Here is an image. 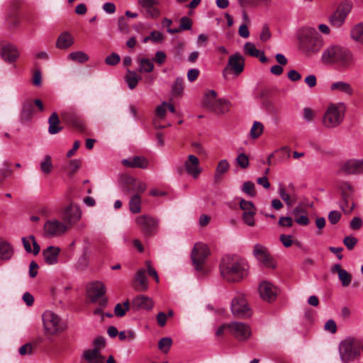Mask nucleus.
<instances>
[{
    "label": "nucleus",
    "mask_w": 363,
    "mask_h": 363,
    "mask_svg": "<svg viewBox=\"0 0 363 363\" xmlns=\"http://www.w3.org/2000/svg\"><path fill=\"white\" fill-rule=\"evenodd\" d=\"M321 60L325 64L336 65L342 69H347L354 65L356 59L349 48L333 45L323 52Z\"/></svg>",
    "instance_id": "obj_1"
},
{
    "label": "nucleus",
    "mask_w": 363,
    "mask_h": 363,
    "mask_svg": "<svg viewBox=\"0 0 363 363\" xmlns=\"http://www.w3.org/2000/svg\"><path fill=\"white\" fill-rule=\"evenodd\" d=\"M245 262L236 255H225L220 264L223 278L228 282H237L244 277Z\"/></svg>",
    "instance_id": "obj_2"
},
{
    "label": "nucleus",
    "mask_w": 363,
    "mask_h": 363,
    "mask_svg": "<svg viewBox=\"0 0 363 363\" xmlns=\"http://www.w3.org/2000/svg\"><path fill=\"white\" fill-rule=\"evenodd\" d=\"M323 45V40L312 28L303 29L299 36V48L302 52L311 55L318 52Z\"/></svg>",
    "instance_id": "obj_3"
},
{
    "label": "nucleus",
    "mask_w": 363,
    "mask_h": 363,
    "mask_svg": "<svg viewBox=\"0 0 363 363\" xmlns=\"http://www.w3.org/2000/svg\"><path fill=\"white\" fill-rule=\"evenodd\" d=\"M346 106L344 103L330 104L322 118V123L327 128H335L344 121Z\"/></svg>",
    "instance_id": "obj_4"
},
{
    "label": "nucleus",
    "mask_w": 363,
    "mask_h": 363,
    "mask_svg": "<svg viewBox=\"0 0 363 363\" xmlns=\"http://www.w3.org/2000/svg\"><path fill=\"white\" fill-rule=\"evenodd\" d=\"M363 347L360 342L353 337H347L339 346L340 357L344 362H349L360 355Z\"/></svg>",
    "instance_id": "obj_5"
},
{
    "label": "nucleus",
    "mask_w": 363,
    "mask_h": 363,
    "mask_svg": "<svg viewBox=\"0 0 363 363\" xmlns=\"http://www.w3.org/2000/svg\"><path fill=\"white\" fill-rule=\"evenodd\" d=\"M45 334L55 335L62 333L65 325L60 316L52 311H45L42 315Z\"/></svg>",
    "instance_id": "obj_6"
},
{
    "label": "nucleus",
    "mask_w": 363,
    "mask_h": 363,
    "mask_svg": "<svg viewBox=\"0 0 363 363\" xmlns=\"http://www.w3.org/2000/svg\"><path fill=\"white\" fill-rule=\"evenodd\" d=\"M339 189L342 196L340 208L345 213L349 214L354 206L353 201L354 188L349 182H341L339 184Z\"/></svg>",
    "instance_id": "obj_7"
},
{
    "label": "nucleus",
    "mask_w": 363,
    "mask_h": 363,
    "mask_svg": "<svg viewBox=\"0 0 363 363\" xmlns=\"http://www.w3.org/2000/svg\"><path fill=\"white\" fill-rule=\"evenodd\" d=\"M210 255L208 247L202 242L195 244L191 250V259L196 270L203 271L206 258Z\"/></svg>",
    "instance_id": "obj_8"
},
{
    "label": "nucleus",
    "mask_w": 363,
    "mask_h": 363,
    "mask_svg": "<svg viewBox=\"0 0 363 363\" xmlns=\"http://www.w3.org/2000/svg\"><path fill=\"white\" fill-rule=\"evenodd\" d=\"M135 223L145 235H155L158 228V220L148 215H141L135 218Z\"/></svg>",
    "instance_id": "obj_9"
},
{
    "label": "nucleus",
    "mask_w": 363,
    "mask_h": 363,
    "mask_svg": "<svg viewBox=\"0 0 363 363\" xmlns=\"http://www.w3.org/2000/svg\"><path fill=\"white\" fill-rule=\"evenodd\" d=\"M229 333L239 341H246L252 335V330L247 324L234 321L228 324Z\"/></svg>",
    "instance_id": "obj_10"
},
{
    "label": "nucleus",
    "mask_w": 363,
    "mask_h": 363,
    "mask_svg": "<svg viewBox=\"0 0 363 363\" xmlns=\"http://www.w3.org/2000/svg\"><path fill=\"white\" fill-rule=\"evenodd\" d=\"M252 254L264 267L272 269L275 268V260L267 247L261 244H256L254 245Z\"/></svg>",
    "instance_id": "obj_11"
},
{
    "label": "nucleus",
    "mask_w": 363,
    "mask_h": 363,
    "mask_svg": "<svg viewBox=\"0 0 363 363\" xmlns=\"http://www.w3.org/2000/svg\"><path fill=\"white\" fill-rule=\"evenodd\" d=\"M69 229L67 224L56 219L49 220L43 226V232L46 237H58L64 234Z\"/></svg>",
    "instance_id": "obj_12"
},
{
    "label": "nucleus",
    "mask_w": 363,
    "mask_h": 363,
    "mask_svg": "<svg viewBox=\"0 0 363 363\" xmlns=\"http://www.w3.org/2000/svg\"><path fill=\"white\" fill-rule=\"evenodd\" d=\"M231 311L236 317H247L251 315L250 308L242 294H238L232 300Z\"/></svg>",
    "instance_id": "obj_13"
},
{
    "label": "nucleus",
    "mask_w": 363,
    "mask_h": 363,
    "mask_svg": "<svg viewBox=\"0 0 363 363\" xmlns=\"http://www.w3.org/2000/svg\"><path fill=\"white\" fill-rule=\"evenodd\" d=\"M61 218L69 228L77 223L82 216L80 208L74 203H69L61 211Z\"/></svg>",
    "instance_id": "obj_14"
},
{
    "label": "nucleus",
    "mask_w": 363,
    "mask_h": 363,
    "mask_svg": "<svg viewBox=\"0 0 363 363\" xmlns=\"http://www.w3.org/2000/svg\"><path fill=\"white\" fill-rule=\"evenodd\" d=\"M244 66L245 59L243 56L240 53L236 52L230 56L227 66L223 71V74L225 77L227 72L230 70L238 76L243 72Z\"/></svg>",
    "instance_id": "obj_15"
},
{
    "label": "nucleus",
    "mask_w": 363,
    "mask_h": 363,
    "mask_svg": "<svg viewBox=\"0 0 363 363\" xmlns=\"http://www.w3.org/2000/svg\"><path fill=\"white\" fill-rule=\"evenodd\" d=\"M106 292V286L101 281H93L89 283L86 287V296L93 303L104 296Z\"/></svg>",
    "instance_id": "obj_16"
},
{
    "label": "nucleus",
    "mask_w": 363,
    "mask_h": 363,
    "mask_svg": "<svg viewBox=\"0 0 363 363\" xmlns=\"http://www.w3.org/2000/svg\"><path fill=\"white\" fill-rule=\"evenodd\" d=\"M184 168L186 173L194 179H197L203 170L199 158L194 155H188L184 161Z\"/></svg>",
    "instance_id": "obj_17"
},
{
    "label": "nucleus",
    "mask_w": 363,
    "mask_h": 363,
    "mask_svg": "<svg viewBox=\"0 0 363 363\" xmlns=\"http://www.w3.org/2000/svg\"><path fill=\"white\" fill-rule=\"evenodd\" d=\"M240 207L242 210V218L244 223L249 226H254L255 224V216L256 214V208L252 201L241 199L240 201Z\"/></svg>",
    "instance_id": "obj_18"
},
{
    "label": "nucleus",
    "mask_w": 363,
    "mask_h": 363,
    "mask_svg": "<svg viewBox=\"0 0 363 363\" xmlns=\"http://www.w3.org/2000/svg\"><path fill=\"white\" fill-rule=\"evenodd\" d=\"M351 11V6L349 4H342L337 10L329 17V22L335 28H340L346 17Z\"/></svg>",
    "instance_id": "obj_19"
},
{
    "label": "nucleus",
    "mask_w": 363,
    "mask_h": 363,
    "mask_svg": "<svg viewBox=\"0 0 363 363\" xmlns=\"http://www.w3.org/2000/svg\"><path fill=\"white\" fill-rule=\"evenodd\" d=\"M259 294L264 301L272 302L277 298V289L272 283L264 281L259 284Z\"/></svg>",
    "instance_id": "obj_20"
},
{
    "label": "nucleus",
    "mask_w": 363,
    "mask_h": 363,
    "mask_svg": "<svg viewBox=\"0 0 363 363\" xmlns=\"http://www.w3.org/2000/svg\"><path fill=\"white\" fill-rule=\"evenodd\" d=\"M340 172L345 174H358L363 173V160H350L344 162Z\"/></svg>",
    "instance_id": "obj_21"
},
{
    "label": "nucleus",
    "mask_w": 363,
    "mask_h": 363,
    "mask_svg": "<svg viewBox=\"0 0 363 363\" xmlns=\"http://www.w3.org/2000/svg\"><path fill=\"white\" fill-rule=\"evenodd\" d=\"M82 363H106L104 357L97 349H86L82 354Z\"/></svg>",
    "instance_id": "obj_22"
},
{
    "label": "nucleus",
    "mask_w": 363,
    "mask_h": 363,
    "mask_svg": "<svg viewBox=\"0 0 363 363\" xmlns=\"http://www.w3.org/2000/svg\"><path fill=\"white\" fill-rule=\"evenodd\" d=\"M0 52L3 59L10 62H14L18 57L16 48L11 44H1Z\"/></svg>",
    "instance_id": "obj_23"
},
{
    "label": "nucleus",
    "mask_w": 363,
    "mask_h": 363,
    "mask_svg": "<svg viewBox=\"0 0 363 363\" xmlns=\"http://www.w3.org/2000/svg\"><path fill=\"white\" fill-rule=\"evenodd\" d=\"M65 121L69 125L73 126L74 128L79 131L85 130V123L82 117L74 113H65L62 116Z\"/></svg>",
    "instance_id": "obj_24"
},
{
    "label": "nucleus",
    "mask_w": 363,
    "mask_h": 363,
    "mask_svg": "<svg viewBox=\"0 0 363 363\" xmlns=\"http://www.w3.org/2000/svg\"><path fill=\"white\" fill-rule=\"evenodd\" d=\"M60 249L58 247L49 246L43 252L44 260L46 264L53 265L57 263Z\"/></svg>",
    "instance_id": "obj_25"
},
{
    "label": "nucleus",
    "mask_w": 363,
    "mask_h": 363,
    "mask_svg": "<svg viewBox=\"0 0 363 363\" xmlns=\"http://www.w3.org/2000/svg\"><path fill=\"white\" fill-rule=\"evenodd\" d=\"M138 64V72L140 73H150L154 70L155 65L153 60H150L145 56H138L136 58Z\"/></svg>",
    "instance_id": "obj_26"
},
{
    "label": "nucleus",
    "mask_w": 363,
    "mask_h": 363,
    "mask_svg": "<svg viewBox=\"0 0 363 363\" xmlns=\"http://www.w3.org/2000/svg\"><path fill=\"white\" fill-rule=\"evenodd\" d=\"M124 166L131 168L145 169L148 166V160L141 156H136L133 158L125 159L122 161Z\"/></svg>",
    "instance_id": "obj_27"
},
{
    "label": "nucleus",
    "mask_w": 363,
    "mask_h": 363,
    "mask_svg": "<svg viewBox=\"0 0 363 363\" xmlns=\"http://www.w3.org/2000/svg\"><path fill=\"white\" fill-rule=\"evenodd\" d=\"M133 305L137 309L150 310L153 307L152 300L145 296H138L133 300Z\"/></svg>",
    "instance_id": "obj_28"
},
{
    "label": "nucleus",
    "mask_w": 363,
    "mask_h": 363,
    "mask_svg": "<svg viewBox=\"0 0 363 363\" xmlns=\"http://www.w3.org/2000/svg\"><path fill=\"white\" fill-rule=\"evenodd\" d=\"M22 242L27 252H33L34 255L39 253L40 248L33 235L23 238Z\"/></svg>",
    "instance_id": "obj_29"
},
{
    "label": "nucleus",
    "mask_w": 363,
    "mask_h": 363,
    "mask_svg": "<svg viewBox=\"0 0 363 363\" xmlns=\"http://www.w3.org/2000/svg\"><path fill=\"white\" fill-rule=\"evenodd\" d=\"M230 107V102L228 100L220 99H217L211 108V111L218 114H223L227 113Z\"/></svg>",
    "instance_id": "obj_30"
},
{
    "label": "nucleus",
    "mask_w": 363,
    "mask_h": 363,
    "mask_svg": "<svg viewBox=\"0 0 363 363\" xmlns=\"http://www.w3.org/2000/svg\"><path fill=\"white\" fill-rule=\"evenodd\" d=\"M229 167L230 164L225 159L218 162L214 174L215 182H219L221 180L223 175L228 171Z\"/></svg>",
    "instance_id": "obj_31"
},
{
    "label": "nucleus",
    "mask_w": 363,
    "mask_h": 363,
    "mask_svg": "<svg viewBox=\"0 0 363 363\" xmlns=\"http://www.w3.org/2000/svg\"><path fill=\"white\" fill-rule=\"evenodd\" d=\"M350 35L354 42L363 45V22L354 25L352 28Z\"/></svg>",
    "instance_id": "obj_32"
},
{
    "label": "nucleus",
    "mask_w": 363,
    "mask_h": 363,
    "mask_svg": "<svg viewBox=\"0 0 363 363\" xmlns=\"http://www.w3.org/2000/svg\"><path fill=\"white\" fill-rule=\"evenodd\" d=\"M49 128L48 132L50 134L54 135L58 133L62 128L60 126V120L57 113L54 112L51 114L48 119Z\"/></svg>",
    "instance_id": "obj_33"
},
{
    "label": "nucleus",
    "mask_w": 363,
    "mask_h": 363,
    "mask_svg": "<svg viewBox=\"0 0 363 363\" xmlns=\"http://www.w3.org/2000/svg\"><path fill=\"white\" fill-rule=\"evenodd\" d=\"M74 43L72 36L68 33H62L56 43L57 48L60 49H67Z\"/></svg>",
    "instance_id": "obj_34"
},
{
    "label": "nucleus",
    "mask_w": 363,
    "mask_h": 363,
    "mask_svg": "<svg viewBox=\"0 0 363 363\" xmlns=\"http://www.w3.org/2000/svg\"><path fill=\"white\" fill-rule=\"evenodd\" d=\"M330 89L332 91H338L343 93H345L348 95H352L353 93V89L351 85L345 82H336L331 84Z\"/></svg>",
    "instance_id": "obj_35"
},
{
    "label": "nucleus",
    "mask_w": 363,
    "mask_h": 363,
    "mask_svg": "<svg viewBox=\"0 0 363 363\" xmlns=\"http://www.w3.org/2000/svg\"><path fill=\"white\" fill-rule=\"evenodd\" d=\"M40 169L45 175H48L52 172L53 169V164L50 155H46L44 156L40 162Z\"/></svg>",
    "instance_id": "obj_36"
},
{
    "label": "nucleus",
    "mask_w": 363,
    "mask_h": 363,
    "mask_svg": "<svg viewBox=\"0 0 363 363\" xmlns=\"http://www.w3.org/2000/svg\"><path fill=\"white\" fill-rule=\"evenodd\" d=\"M125 79L128 87L130 89H133L138 85V83L140 80L141 77L136 72L127 69V74L125 77Z\"/></svg>",
    "instance_id": "obj_37"
},
{
    "label": "nucleus",
    "mask_w": 363,
    "mask_h": 363,
    "mask_svg": "<svg viewBox=\"0 0 363 363\" xmlns=\"http://www.w3.org/2000/svg\"><path fill=\"white\" fill-rule=\"evenodd\" d=\"M238 4L242 8L256 7L260 4L268 6L271 5L272 0H238Z\"/></svg>",
    "instance_id": "obj_38"
},
{
    "label": "nucleus",
    "mask_w": 363,
    "mask_h": 363,
    "mask_svg": "<svg viewBox=\"0 0 363 363\" xmlns=\"http://www.w3.org/2000/svg\"><path fill=\"white\" fill-rule=\"evenodd\" d=\"M147 189V184L138 179H131L128 186V191H133L138 194L144 192Z\"/></svg>",
    "instance_id": "obj_39"
},
{
    "label": "nucleus",
    "mask_w": 363,
    "mask_h": 363,
    "mask_svg": "<svg viewBox=\"0 0 363 363\" xmlns=\"http://www.w3.org/2000/svg\"><path fill=\"white\" fill-rule=\"evenodd\" d=\"M278 193L281 199L288 206H291L296 202V197L287 193L284 185H279Z\"/></svg>",
    "instance_id": "obj_40"
},
{
    "label": "nucleus",
    "mask_w": 363,
    "mask_h": 363,
    "mask_svg": "<svg viewBox=\"0 0 363 363\" xmlns=\"http://www.w3.org/2000/svg\"><path fill=\"white\" fill-rule=\"evenodd\" d=\"M135 281L138 282L139 286L138 290L146 291L148 288L147 277L145 276V271L144 269H140L138 271L135 275Z\"/></svg>",
    "instance_id": "obj_41"
},
{
    "label": "nucleus",
    "mask_w": 363,
    "mask_h": 363,
    "mask_svg": "<svg viewBox=\"0 0 363 363\" xmlns=\"http://www.w3.org/2000/svg\"><path fill=\"white\" fill-rule=\"evenodd\" d=\"M12 255L13 250L11 245L5 240L0 239V259H8Z\"/></svg>",
    "instance_id": "obj_42"
},
{
    "label": "nucleus",
    "mask_w": 363,
    "mask_h": 363,
    "mask_svg": "<svg viewBox=\"0 0 363 363\" xmlns=\"http://www.w3.org/2000/svg\"><path fill=\"white\" fill-rule=\"evenodd\" d=\"M141 199L138 194L133 196L129 201L130 211L133 213H138L141 211Z\"/></svg>",
    "instance_id": "obj_43"
},
{
    "label": "nucleus",
    "mask_w": 363,
    "mask_h": 363,
    "mask_svg": "<svg viewBox=\"0 0 363 363\" xmlns=\"http://www.w3.org/2000/svg\"><path fill=\"white\" fill-rule=\"evenodd\" d=\"M216 100V92L214 90H210L205 94L203 104L206 108L211 110Z\"/></svg>",
    "instance_id": "obj_44"
},
{
    "label": "nucleus",
    "mask_w": 363,
    "mask_h": 363,
    "mask_svg": "<svg viewBox=\"0 0 363 363\" xmlns=\"http://www.w3.org/2000/svg\"><path fill=\"white\" fill-rule=\"evenodd\" d=\"M68 59L76 62L83 63L89 60V56L84 52L76 51L71 52L68 56Z\"/></svg>",
    "instance_id": "obj_45"
},
{
    "label": "nucleus",
    "mask_w": 363,
    "mask_h": 363,
    "mask_svg": "<svg viewBox=\"0 0 363 363\" xmlns=\"http://www.w3.org/2000/svg\"><path fill=\"white\" fill-rule=\"evenodd\" d=\"M243 50L245 54L255 57H259L261 54V51L257 49L255 45L251 42L245 43Z\"/></svg>",
    "instance_id": "obj_46"
},
{
    "label": "nucleus",
    "mask_w": 363,
    "mask_h": 363,
    "mask_svg": "<svg viewBox=\"0 0 363 363\" xmlns=\"http://www.w3.org/2000/svg\"><path fill=\"white\" fill-rule=\"evenodd\" d=\"M172 340L171 337H165L159 340L158 348L164 354H167L172 345Z\"/></svg>",
    "instance_id": "obj_47"
},
{
    "label": "nucleus",
    "mask_w": 363,
    "mask_h": 363,
    "mask_svg": "<svg viewBox=\"0 0 363 363\" xmlns=\"http://www.w3.org/2000/svg\"><path fill=\"white\" fill-rule=\"evenodd\" d=\"M264 125L262 123L255 121L250 131V135L252 138H259L263 133Z\"/></svg>",
    "instance_id": "obj_48"
},
{
    "label": "nucleus",
    "mask_w": 363,
    "mask_h": 363,
    "mask_svg": "<svg viewBox=\"0 0 363 363\" xmlns=\"http://www.w3.org/2000/svg\"><path fill=\"white\" fill-rule=\"evenodd\" d=\"M184 91V79L182 77H177L172 86V94L174 96H181Z\"/></svg>",
    "instance_id": "obj_49"
},
{
    "label": "nucleus",
    "mask_w": 363,
    "mask_h": 363,
    "mask_svg": "<svg viewBox=\"0 0 363 363\" xmlns=\"http://www.w3.org/2000/svg\"><path fill=\"white\" fill-rule=\"evenodd\" d=\"M34 106L31 101H28L23 103L21 113L22 117L29 119L32 116Z\"/></svg>",
    "instance_id": "obj_50"
},
{
    "label": "nucleus",
    "mask_w": 363,
    "mask_h": 363,
    "mask_svg": "<svg viewBox=\"0 0 363 363\" xmlns=\"http://www.w3.org/2000/svg\"><path fill=\"white\" fill-rule=\"evenodd\" d=\"M280 241L285 247H289L293 244L299 246V242L298 240H294L293 237L291 235L281 234L279 236Z\"/></svg>",
    "instance_id": "obj_51"
},
{
    "label": "nucleus",
    "mask_w": 363,
    "mask_h": 363,
    "mask_svg": "<svg viewBox=\"0 0 363 363\" xmlns=\"http://www.w3.org/2000/svg\"><path fill=\"white\" fill-rule=\"evenodd\" d=\"M129 309V302L126 301L123 303H118L115 306L114 313L118 317H123Z\"/></svg>",
    "instance_id": "obj_52"
},
{
    "label": "nucleus",
    "mask_w": 363,
    "mask_h": 363,
    "mask_svg": "<svg viewBox=\"0 0 363 363\" xmlns=\"http://www.w3.org/2000/svg\"><path fill=\"white\" fill-rule=\"evenodd\" d=\"M242 191L251 197L256 196L255 184L250 181L244 182Z\"/></svg>",
    "instance_id": "obj_53"
},
{
    "label": "nucleus",
    "mask_w": 363,
    "mask_h": 363,
    "mask_svg": "<svg viewBox=\"0 0 363 363\" xmlns=\"http://www.w3.org/2000/svg\"><path fill=\"white\" fill-rule=\"evenodd\" d=\"M279 157V162H283L290 157L291 150L286 147H282L274 152Z\"/></svg>",
    "instance_id": "obj_54"
},
{
    "label": "nucleus",
    "mask_w": 363,
    "mask_h": 363,
    "mask_svg": "<svg viewBox=\"0 0 363 363\" xmlns=\"http://www.w3.org/2000/svg\"><path fill=\"white\" fill-rule=\"evenodd\" d=\"M338 277L343 286H347L350 284L352 277L346 270L340 271Z\"/></svg>",
    "instance_id": "obj_55"
},
{
    "label": "nucleus",
    "mask_w": 363,
    "mask_h": 363,
    "mask_svg": "<svg viewBox=\"0 0 363 363\" xmlns=\"http://www.w3.org/2000/svg\"><path fill=\"white\" fill-rule=\"evenodd\" d=\"M236 162L242 169H246L249 166V158L244 153H240L238 155Z\"/></svg>",
    "instance_id": "obj_56"
},
{
    "label": "nucleus",
    "mask_w": 363,
    "mask_h": 363,
    "mask_svg": "<svg viewBox=\"0 0 363 363\" xmlns=\"http://www.w3.org/2000/svg\"><path fill=\"white\" fill-rule=\"evenodd\" d=\"M357 239L353 236H346L343 240L344 245L350 250H352L357 243Z\"/></svg>",
    "instance_id": "obj_57"
},
{
    "label": "nucleus",
    "mask_w": 363,
    "mask_h": 363,
    "mask_svg": "<svg viewBox=\"0 0 363 363\" xmlns=\"http://www.w3.org/2000/svg\"><path fill=\"white\" fill-rule=\"evenodd\" d=\"M278 224L283 228H290L293 225V219L289 216H281L279 219Z\"/></svg>",
    "instance_id": "obj_58"
},
{
    "label": "nucleus",
    "mask_w": 363,
    "mask_h": 363,
    "mask_svg": "<svg viewBox=\"0 0 363 363\" xmlns=\"http://www.w3.org/2000/svg\"><path fill=\"white\" fill-rule=\"evenodd\" d=\"M192 26V21L191 20L186 16H184L180 20V25L179 28L182 30H190Z\"/></svg>",
    "instance_id": "obj_59"
},
{
    "label": "nucleus",
    "mask_w": 363,
    "mask_h": 363,
    "mask_svg": "<svg viewBox=\"0 0 363 363\" xmlns=\"http://www.w3.org/2000/svg\"><path fill=\"white\" fill-rule=\"evenodd\" d=\"M120 56L118 54L113 52L106 57L105 62L108 65H116L120 62Z\"/></svg>",
    "instance_id": "obj_60"
},
{
    "label": "nucleus",
    "mask_w": 363,
    "mask_h": 363,
    "mask_svg": "<svg viewBox=\"0 0 363 363\" xmlns=\"http://www.w3.org/2000/svg\"><path fill=\"white\" fill-rule=\"evenodd\" d=\"M167 60V55L163 51H157L153 59V62H155L157 65H163Z\"/></svg>",
    "instance_id": "obj_61"
},
{
    "label": "nucleus",
    "mask_w": 363,
    "mask_h": 363,
    "mask_svg": "<svg viewBox=\"0 0 363 363\" xmlns=\"http://www.w3.org/2000/svg\"><path fill=\"white\" fill-rule=\"evenodd\" d=\"M340 218L341 213L337 211H333L330 212L328 215L329 221L333 225L336 224L340 220Z\"/></svg>",
    "instance_id": "obj_62"
},
{
    "label": "nucleus",
    "mask_w": 363,
    "mask_h": 363,
    "mask_svg": "<svg viewBox=\"0 0 363 363\" xmlns=\"http://www.w3.org/2000/svg\"><path fill=\"white\" fill-rule=\"evenodd\" d=\"M166 112H167L166 102L162 103L156 108L157 116L160 118H163L165 116Z\"/></svg>",
    "instance_id": "obj_63"
},
{
    "label": "nucleus",
    "mask_w": 363,
    "mask_h": 363,
    "mask_svg": "<svg viewBox=\"0 0 363 363\" xmlns=\"http://www.w3.org/2000/svg\"><path fill=\"white\" fill-rule=\"evenodd\" d=\"M118 29L123 33H128V26L124 17H121L118 21Z\"/></svg>",
    "instance_id": "obj_64"
}]
</instances>
